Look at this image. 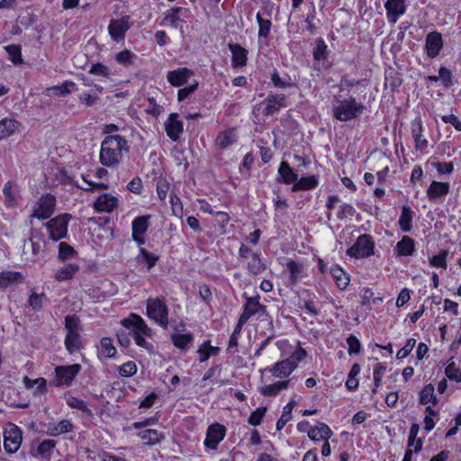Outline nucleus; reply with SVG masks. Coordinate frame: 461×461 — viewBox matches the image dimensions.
<instances>
[{"instance_id":"1","label":"nucleus","mask_w":461,"mask_h":461,"mask_svg":"<svg viewBox=\"0 0 461 461\" xmlns=\"http://www.w3.org/2000/svg\"><path fill=\"white\" fill-rule=\"evenodd\" d=\"M122 150H129L128 142L125 138L121 135L105 137L101 144V164L108 167H115L120 163Z\"/></svg>"},{"instance_id":"2","label":"nucleus","mask_w":461,"mask_h":461,"mask_svg":"<svg viewBox=\"0 0 461 461\" xmlns=\"http://www.w3.org/2000/svg\"><path fill=\"white\" fill-rule=\"evenodd\" d=\"M366 109L361 103H357L354 97L340 100L333 107V116L340 121L347 122L357 118Z\"/></svg>"},{"instance_id":"3","label":"nucleus","mask_w":461,"mask_h":461,"mask_svg":"<svg viewBox=\"0 0 461 461\" xmlns=\"http://www.w3.org/2000/svg\"><path fill=\"white\" fill-rule=\"evenodd\" d=\"M147 314L161 327L167 328L168 324V311L165 298H149L147 300Z\"/></svg>"},{"instance_id":"4","label":"nucleus","mask_w":461,"mask_h":461,"mask_svg":"<svg viewBox=\"0 0 461 461\" xmlns=\"http://www.w3.org/2000/svg\"><path fill=\"white\" fill-rule=\"evenodd\" d=\"M375 244L371 236L367 234L360 235L353 246L348 250L347 254L352 258H362L374 254Z\"/></svg>"},{"instance_id":"5","label":"nucleus","mask_w":461,"mask_h":461,"mask_svg":"<svg viewBox=\"0 0 461 461\" xmlns=\"http://www.w3.org/2000/svg\"><path fill=\"white\" fill-rule=\"evenodd\" d=\"M71 215L63 213L51 219L46 223V227L50 231V239L58 241L66 237L68 232V221Z\"/></svg>"},{"instance_id":"6","label":"nucleus","mask_w":461,"mask_h":461,"mask_svg":"<svg viewBox=\"0 0 461 461\" xmlns=\"http://www.w3.org/2000/svg\"><path fill=\"white\" fill-rule=\"evenodd\" d=\"M22 431L14 424H9L4 431V447L7 453L13 454L18 450L22 442Z\"/></svg>"},{"instance_id":"7","label":"nucleus","mask_w":461,"mask_h":461,"mask_svg":"<svg viewBox=\"0 0 461 461\" xmlns=\"http://www.w3.org/2000/svg\"><path fill=\"white\" fill-rule=\"evenodd\" d=\"M80 370L81 366L79 364L57 366L55 368L56 382L54 385H70Z\"/></svg>"},{"instance_id":"8","label":"nucleus","mask_w":461,"mask_h":461,"mask_svg":"<svg viewBox=\"0 0 461 461\" xmlns=\"http://www.w3.org/2000/svg\"><path fill=\"white\" fill-rule=\"evenodd\" d=\"M56 205V198L54 195L48 194L41 197L39 202L38 209L34 210L32 217L45 220L50 218L54 212Z\"/></svg>"},{"instance_id":"9","label":"nucleus","mask_w":461,"mask_h":461,"mask_svg":"<svg viewBox=\"0 0 461 461\" xmlns=\"http://www.w3.org/2000/svg\"><path fill=\"white\" fill-rule=\"evenodd\" d=\"M225 432L226 429L223 425L220 423L211 425L207 429L204 445L211 449H216L219 443L224 438Z\"/></svg>"},{"instance_id":"10","label":"nucleus","mask_w":461,"mask_h":461,"mask_svg":"<svg viewBox=\"0 0 461 461\" xmlns=\"http://www.w3.org/2000/svg\"><path fill=\"white\" fill-rule=\"evenodd\" d=\"M129 20V16H123L121 19L112 20L110 22L108 31L113 40L120 41L124 39L126 32L131 27Z\"/></svg>"},{"instance_id":"11","label":"nucleus","mask_w":461,"mask_h":461,"mask_svg":"<svg viewBox=\"0 0 461 461\" xmlns=\"http://www.w3.org/2000/svg\"><path fill=\"white\" fill-rule=\"evenodd\" d=\"M443 48V39L441 33L438 32H429L425 40V49L427 55L430 59H434L439 55Z\"/></svg>"},{"instance_id":"12","label":"nucleus","mask_w":461,"mask_h":461,"mask_svg":"<svg viewBox=\"0 0 461 461\" xmlns=\"http://www.w3.org/2000/svg\"><path fill=\"white\" fill-rule=\"evenodd\" d=\"M121 324L127 329H131V333L140 332L146 336L151 333V330L147 326L143 319L134 313H131L128 318L122 319Z\"/></svg>"},{"instance_id":"13","label":"nucleus","mask_w":461,"mask_h":461,"mask_svg":"<svg viewBox=\"0 0 461 461\" xmlns=\"http://www.w3.org/2000/svg\"><path fill=\"white\" fill-rule=\"evenodd\" d=\"M384 7L386 9L388 22L392 24H395L399 17L406 11L404 0H387Z\"/></svg>"},{"instance_id":"14","label":"nucleus","mask_w":461,"mask_h":461,"mask_svg":"<svg viewBox=\"0 0 461 461\" xmlns=\"http://www.w3.org/2000/svg\"><path fill=\"white\" fill-rule=\"evenodd\" d=\"M149 218V215L139 216L132 221V240L139 245H143L145 243L142 236L149 228L148 221Z\"/></svg>"},{"instance_id":"15","label":"nucleus","mask_w":461,"mask_h":461,"mask_svg":"<svg viewBox=\"0 0 461 461\" xmlns=\"http://www.w3.org/2000/svg\"><path fill=\"white\" fill-rule=\"evenodd\" d=\"M449 184L433 180L426 193L429 201L436 202L438 199L446 196L449 193Z\"/></svg>"},{"instance_id":"16","label":"nucleus","mask_w":461,"mask_h":461,"mask_svg":"<svg viewBox=\"0 0 461 461\" xmlns=\"http://www.w3.org/2000/svg\"><path fill=\"white\" fill-rule=\"evenodd\" d=\"M194 75L193 71L187 68H180L169 71L167 76V81L174 86H181Z\"/></svg>"},{"instance_id":"17","label":"nucleus","mask_w":461,"mask_h":461,"mask_svg":"<svg viewBox=\"0 0 461 461\" xmlns=\"http://www.w3.org/2000/svg\"><path fill=\"white\" fill-rule=\"evenodd\" d=\"M166 131L170 140L176 141L183 132V122L178 120L177 113H171L165 124Z\"/></svg>"},{"instance_id":"18","label":"nucleus","mask_w":461,"mask_h":461,"mask_svg":"<svg viewBox=\"0 0 461 461\" xmlns=\"http://www.w3.org/2000/svg\"><path fill=\"white\" fill-rule=\"evenodd\" d=\"M266 107L264 109L265 115H270L277 113L281 108L285 106V95H268L266 98Z\"/></svg>"},{"instance_id":"19","label":"nucleus","mask_w":461,"mask_h":461,"mask_svg":"<svg viewBox=\"0 0 461 461\" xmlns=\"http://www.w3.org/2000/svg\"><path fill=\"white\" fill-rule=\"evenodd\" d=\"M295 368L296 364H294L293 359L288 357L276 363L270 371L274 376L285 378L289 376Z\"/></svg>"},{"instance_id":"20","label":"nucleus","mask_w":461,"mask_h":461,"mask_svg":"<svg viewBox=\"0 0 461 461\" xmlns=\"http://www.w3.org/2000/svg\"><path fill=\"white\" fill-rule=\"evenodd\" d=\"M231 51V63L234 68L244 67L248 60V50L237 43L228 44Z\"/></svg>"},{"instance_id":"21","label":"nucleus","mask_w":461,"mask_h":461,"mask_svg":"<svg viewBox=\"0 0 461 461\" xmlns=\"http://www.w3.org/2000/svg\"><path fill=\"white\" fill-rule=\"evenodd\" d=\"M118 205V199L110 194H103L95 202V208L98 212H110L113 211Z\"/></svg>"},{"instance_id":"22","label":"nucleus","mask_w":461,"mask_h":461,"mask_svg":"<svg viewBox=\"0 0 461 461\" xmlns=\"http://www.w3.org/2000/svg\"><path fill=\"white\" fill-rule=\"evenodd\" d=\"M309 438L313 441L328 440L332 436V431L328 425L320 422L316 427L307 431Z\"/></svg>"},{"instance_id":"23","label":"nucleus","mask_w":461,"mask_h":461,"mask_svg":"<svg viewBox=\"0 0 461 461\" xmlns=\"http://www.w3.org/2000/svg\"><path fill=\"white\" fill-rule=\"evenodd\" d=\"M20 122L15 119L4 118L0 121V140L12 136L20 127Z\"/></svg>"},{"instance_id":"24","label":"nucleus","mask_w":461,"mask_h":461,"mask_svg":"<svg viewBox=\"0 0 461 461\" xmlns=\"http://www.w3.org/2000/svg\"><path fill=\"white\" fill-rule=\"evenodd\" d=\"M79 271V266L75 263H69L59 268L55 273V279L59 282L68 281L74 277Z\"/></svg>"},{"instance_id":"25","label":"nucleus","mask_w":461,"mask_h":461,"mask_svg":"<svg viewBox=\"0 0 461 461\" xmlns=\"http://www.w3.org/2000/svg\"><path fill=\"white\" fill-rule=\"evenodd\" d=\"M74 429L73 424L68 420H63L57 425L49 424L47 427L46 434L51 437H56L64 433L72 431Z\"/></svg>"},{"instance_id":"26","label":"nucleus","mask_w":461,"mask_h":461,"mask_svg":"<svg viewBox=\"0 0 461 461\" xmlns=\"http://www.w3.org/2000/svg\"><path fill=\"white\" fill-rule=\"evenodd\" d=\"M278 174L280 176V178H278L279 182H283L286 185L289 184H294L297 180V175L293 171L292 167L289 166V164L285 161H282L280 163L279 168H278Z\"/></svg>"},{"instance_id":"27","label":"nucleus","mask_w":461,"mask_h":461,"mask_svg":"<svg viewBox=\"0 0 461 461\" xmlns=\"http://www.w3.org/2000/svg\"><path fill=\"white\" fill-rule=\"evenodd\" d=\"M23 276L20 272L3 271L0 273V288H6L13 284L22 283Z\"/></svg>"},{"instance_id":"28","label":"nucleus","mask_w":461,"mask_h":461,"mask_svg":"<svg viewBox=\"0 0 461 461\" xmlns=\"http://www.w3.org/2000/svg\"><path fill=\"white\" fill-rule=\"evenodd\" d=\"M319 184L318 177L315 176H303L299 180H296L292 187L293 192L301 190H312L314 189Z\"/></svg>"},{"instance_id":"29","label":"nucleus","mask_w":461,"mask_h":461,"mask_svg":"<svg viewBox=\"0 0 461 461\" xmlns=\"http://www.w3.org/2000/svg\"><path fill=\"white\" fill-rule=\"evenodd\" d=\"M286 268L290 273V281L293 285L296 284L304 276L303 265L294 260H289L286 263Z\"/></svg>"},{"instance_id":"30","label":"nucleus","mask_w":461,"mask_h":461,"mask_svg":"<svg viewBox=\"0 0 461 461\" xmlns=\"http://www.w3.org/2000/svg\"><path fill=\"white\" fill-rule=\"evenodd\" d=\"M413 211L408 205L402 207V213L399 219V225L403 232H409L412 228Z\"/></svg>"},{"instance_id":"31","label":"nucleus","mask_w":461,"mask_h":461,"mask_svg":"<svg viewBox=\"0 0 461 461\" xmlns=\"http://www.w3.org/2000/svg\"><path fill=\"white\" fill-rule=\"evenodd\" d=\"M414 240L409 236H403L402 239L397 242L396 250L400 256H411L414 251Z\"/></svg>"},{"instance_id":"32","label":"nucleus","mask_w":461,"mask_h":461,"mask_svg":"<svg viewBox=\"0 0 461 461\" xmlns=\"http://www.w3.org/2000/svg\"><path fill=\"white\" fill-rule=\"evenodd\" d=\"M23 382L25 388H27V389H32L35 385L37 386V388L34 392V395H36L38 393L39 394L44 393L47 390V381H46V379H44L42 377H40L37 379H31L28 376H24L23 379Z\"/></svg>"},{"instance_id":"33","label":"nucleus","mask_w":461,"mask_h":461,"mask_svg":"<svg viewBox=\"0 0 461 461\" xmlns=\"http://www.w3.org/2000/svg\"><path fill=\"white\" fill-rule=\"evenodd\" d=\"M189 14V10L183 7H175L170 10L165 16V20L168 21L171 25L175 28L177 27L179 22H183L184 20L180 18V15L187 17Z\"/></svg>"},{"instance_id":"34","label":"nucleus","mask_w":461,"mask_h":461,"mask_svg":"<svg viewBox=\"0 0 461 461\" xmlns=\"http://www.w3.org/2000/svg\"><path fill=\"white\" fill-rule=\"evenodd\" d=\"M236 141V135L234 130L229 129L219 133L216 138V145L220 149H226Z\"/></svg>"},{"instance_id":"35","label":"nucleus","mask_w":461,"mask_h":461,"mask_svg":"<svg viewBox=\"0 0 461 461\" xmlns=\"http://www.w3.org/2000/svg\"><path fill=\"white\" fill-rule=\"evenodd\" d=\"M138 436L144 441L147 445H155L158 443L161 439L164 438L162 433L158 432L157 429H145L140 433Z\"/></svg>"},{"instance_id":"36","label":"nucleus","mask_w":461,"mask_h":461,"mask_svg":"<svg viewBox=\"0 0 461 461\" xmlns=\"http://www.w3.org/2000/svg\"><path fill=\"white\" fill-rule=\"evenodd\" d=\"M75 86V83L72 81H65L63 84L59 86H54L46 88V95H58V96H64L71 92V87Z\"/></svg>"},{"instance_id":"37","label":"nucleus","mask_w":461,"mask_h":461,"mask_svg":"<svg viewBox=\"0 0 461 461\" xmlns=\"http://www.w3.org/2000/svg\"><path fill=\"white\" fill-rule=\"evenodd\" d=\"M65 346L69 353H73L81 348L80 336L78 331H70L66 334Z\"/></svg>"},{"instance_id":"38","label":"nucleus","mask_w":461,"mask_h":461,"mask_svg":"<svg viewBox=\"0 0 461 461\" xmlns=\"http://www.w3.org/2000/svg\"><path fill=\"white\" fill-rule=\"evenodd\" d=\"M331 275L334 277L338 287L346 289L349 284V277L339 266H335L330 269Z\"/></svg>"},{"instance_id":"39","label":"nucleus","mask_w":461,"mask_h":461,"mask_svg":"<svg viewBox=\"0 0 461 461\" xmlns=\"http://www.w3.org/2000/svg\"><path fill=\"white\" fill-rule=\"evenodd\" d=\"M291 380L276 382L273 384L266 385L261 389V393L264 396H275L283 389H286L290 384Z\"/></svg>"},{"instance_id":"40","label":"nucleus","mask_w":461,"mask_h":461,"mask_svg":"<svg viewBox=\"0 0 461 461\" xmlns=\"http://www.w3.org/2000/svg\"><path fill=\"white\" fill-rule=\"evenodd\" d=\"M316 45L313 49V58L317 61H324L328 58V46L321 38L316 40Z\"/></svg>"},{"instance_id":"41","label":"nucleus","mask_w":461,"mask_h":461,"mask_svg":"<svg viewBox=\"0 0 461 461\" xmlns=\"http://www.w3.org/2000/svg\"><path fill=\"white\" fill-rule=\"evenodd\" d=\"M77 251L72 246L67 242H60L59 244V255L58 258L61 261L68 260L77 256Z\"/></svg>"},{"instance_id":"42","label":"nucleus","mask_w":461,"mask_h":461,"mask_svg":"<svg viewBox=\"0 0 461 461\" xmlns=\"http://www.w3.org/2000/svg\"><path fill=\"white\" fill-rule=\"evenodd\" d=\"M438 402L437 397L434 393V386L431 384H427L421 390L420 393V402L421 404H427L428 402H432L436 404Z\"/></svg>"},{"instance_id":"43","label":"nucleus","mask_w":461,"mask_h":461,"mask_svg":"<svg viewBox=\"0 0 461 461\" xmlns=\"http://www.w3.org/2000/svg\"><path fill=\"white\" fill-rule=\"evenodd\" d=\"M171 339L176 348L185 350L191 344L193 336L191 334H174Z\"/></svg>"},{"instance_id":"44","label":"nucleus","mask_w":461,"mask_h":461,"mask_svg":"<svg viewBox=\"0 0 461 461\" xmlns=\"http://www.w3.org/2000/svg\"><path fill=\"white\" fill-rule=\"evenodd\" d=\"M248 269L252 275H258L265 270V265L258 254H252V258L248 263Z\"/></svg>"},{"instance_id":"45","label":"nucleus","mask_w":461,"mask_h":461,"mask_svg":"<svg viewBox=\"0 0 461 461\" xmlns=\"http://www.w3.org/2000/svg\"><path fill=\"white\" fill-rule=\"evenodd\" d=\"M67 404L72 409L80 410L88 415L92 414L91 410L88 408L86 402L77 397L69 396L67 400Z\"/></svg>"},{"instance_id":"46","label":"nucleus","mask_w":461,"mask_h":461,"mask_svg":"<svg viewBox=\"0 0 461 461\" xmlns=\"http://www.w3.org/2000/svg\"><path fill=\"white\" fill-rule=\"evenodd\" d=\"M56 443L57 442L53 439H44L38 446L37 451L42 456L49 457L52 450L55 448Z\"/></svg>"},{"instance_id":"47","label":"nucleus","mask_w":461,"mask_h":461,"mask_svg":"<svg viewBox=\"0 0 461 461\" xmlns=\"http://www.w3.org/2000/svg\"><path fill=\"white\" fill-rule=\"evenodd\" d=\"M243 308L248 310L252 315L258 312H261L262 313L266 312V307L259 303L257 297L248 298Z\"/></svg>"},{"instance_id":"48","label":"nucleus","mask_w":461,"mask_h":461,"mask_svg":"<svg viewBox=\"0 0 461 461\" xmlns=\"http://www.w3.org/2000/svg\"><path fill=\"white\" fill-rule=\"evenodd\" d=\"M5 49L6 52L8 53L11 61L14 64L23 63L22 50H21L20 46L9 45V46H6Z\"/></svg>"},{"instance_id":"49","label":"nucleus","mask_w":461,"mask_h":461,"mask_svg":"<svg viewBox=\"0 0 461 461\" xmlns=\"http://www.w3.org/2000/svg\"><path fill=\"white\" fill-rule=\"evenodd\" d=\"M102 354L106 357H113L116 354V349L110 338H103L101 339Z\"/></svg>"},{"instance_id":"50","label":"nucleus","mask_w":461,"mask_h":461,"mask_svg":"<svg viewBox=\"0 0 461 461\" xmlns=\"http://www.w3.org/2000/svg\"><path fill=\"white\" fill-rule=\"evenodd\" d=\"M257 21L259 27L258 37L266 39L270 32L271 22L269 20L263 19L259 14H257Z\"/></svg>"},{"instance_id":"51","label":"nucleus","mask_w":461,"mask_h":461,"mask_svg":"<svg viewBox=\"0 0 461 461\" xmlns=\"http://www.w3.org/2000/svg\"><path fill=\"white\" fill-rule=\"evenodd\" d=\"M447 250H441L439 254L433 256L429 259V263L431 266L436 267H442L446 269L447 267Z\"/></svg>"},{"instance_id":"52","label":"nucleus","mask_w":461,"mask_h":461,"mask_svg":"<svg viewBox=\"0 0 461 461\" xmlns=\"http://www.w3.org/2000/svg\"><path fill=\"white\" fill-rule=\"evenodd\" d=\"M133 57L134 55L132 52L129 50H123L122 51H120L115 56V60L123 66H130L133 62Z\"/></svg>"},{"instance_id":"53","label":"nucleus","mask_w":461,"mask_h":461,"mask_svg":"<svg viewBox=\"0 0 461 461\" xmlns=\"http://www.w3.org/2000/svg\"><path fill=\"white\" fill-rule=\"evenodd\" d=\"M3 193L5 195V203L8 206H14L16 204L15 195L13 192V184L11 181L5 183Z\"/></svg>"},{"instance_id":"54","label":"nucleus","mask_w":461,"mask_h":461,"mask_svg":"<svg viewBox=\"0 0 461 461\" xmlns=\"http://www.w3.org/2000/svg\"><path fill=\"white\" fill-rule=\"evenodd\" d=\"M267 411L266 407H259L256 411H252L249 417V423L253 426H258L261 423L263 417Z\"/></svg>"},{"instance_id":"55","label":"nucleus","mask_w":461,"mask_h":461,"mask_svg":"<svg viewBox=\"0 0 461 461\" xmlns=\"http://www.w3.org/2000/svg\"><path fill=\"white\" fill-rule=\"evenodd\" d=\"M140 256L143 261L146 263L148 269H151L158 260V257L153 253L149 252L146 249L140 248Z\"/></svg>"},{"instance_id":"56","label":"nucleus","mask_w":461,"mask_h":461,"mask_svg":"<svg viewBox=\"0 0 461 461\" xmlns=\"http://www.w3.org/2000/svg\"><path fill=\"white\" fill-rule=\"evenodd\" d=\"M137 372V366L133 361H128L119 367V374L123 377H131Z\"/></svg>"},{"instance_id":"57","label":"nucleus","mask_w":461,"mask_h":461,"mask_svg":"<svg viewBox=\"0 0 461 461\" xmlns=\"http://www.w3.org/2000/svg\"><path fill=\"white\" fill-rule=\"evenodd\" d=\"M438 75H439V78L442 81L443 86L446 88H448L453 86V80H452L453 75H452V72L448 68H447L445 67H441L438 69Z\"/></svg>"},{"instance_id":"58","label":"nucleus","mask_w":461,"mask_h":461,"mask_svg":"<svg viewBox=\"0 0 461 461\" xmlns=\"http://www.w3.org/2000/svg\"><path fill=\"white\" fill-rule=\"evenodd\" d=\"M447 377L450 380L460 382L461 381V371L456 366L455 363H450L445 369Z\"/></svg>"},{"instance_id":"59","label":"nucleus","mask_w":461,"mask_h":461,"mask_svg":"<svg viewBox=\"0 0 461 461\" xmlns=\"http://www.w3.org/2000/svg\"><path fill=\"white\" fill-rule=\"evenodd\" d=\"M347 343L348 345V352L349 355L358 354L360 352L361 343L356 336L349 335L347 339Z\"/></svg>"},{"instance_id":"60","label":"nucleus","mask_w":461,"mask_h":461,"mask_svg":"<svg viewBox=\"0 0 461 461\" xmlns=\"http://www.w3.org/2000/svg\"><path fill=\"white\" fill-rule=\"evenodd\" d=\"M416 344L415 339H409L403 348H402L396 354L398 359L405 358L413 349Z\"/></svg>"},{"instance_id":"61","label":"nucleus","mask_w":461,"mask_h":461,"mask_svg":"<svg viewBox=\"0 0 461 461\" xmlns=\"http://www.w3.org/2000/svg\"><path fill=\"white\" fill-rule=\"evenodd\" d=\"M89 73L96 76H102L104 77H109L110 76L109 68L102 63L93 64L89 70Z\"/></svg>"},{"instance_id":"62","label":"nucleus","mask_w":461,"mask_h":461,"mask_svg":"<svg viewBox=\"0 0 461 461\" xmlns=\"http://www.w3.org/2000/svg\"><path fill=\"white\" fill-rule=\"evenodd\" d=\"M79 320L74 315H68L65 318V329L67 333L70 331H78Z\"/></svg>"},{"instance_id":"63","label":"nucleus","mask_w":461,"mask_h":461,"mask_svg":"<svg viewBox=\"0 0 461 461\" xmlns=\"http://www.w3.org/2000/svg\"><path fill=\"white\" fill-rule=\"evenodd\" d=\"M198 86V83L195 82L194 84L189 85L188 86H185L184 88H180L177 92V99L178 101H183L185 98H187L192 93H194Z\"/></svg>"},{"instance_id":"64","label":"nucleus","mask_w":461,"mask_h":461,"mask_svg":"<svg viewBox=\"0 0 461 461\" xmlns=\"http://www.w3.org/2000/svg\"><path fill=\"white\" fill-rule=\"evenodd\" d=\"M44 296L43 294H38L36 293H32L28 300V304L33 309V310H40L42 307V297Z\"/></svg>"}]
</instances>
